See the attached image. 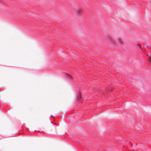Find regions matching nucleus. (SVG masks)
Listing matches in <instances>:
<instances>
[{
  "instance_id": "1",
  "label": "nucleus",
  "mask_w": 151,
  "mask_h": 151,
  "mask_svg": "<svg viewBox=\"0 0 151 151\" xmlns=\"http://www.w3.org/2000/svg\"><path fill=\"white\" fill-rule=\"evenodd\" d=\"M76 12L77 14H81V11L80 9H78L76 10Z\"/></svg>"
},
{
  "instance_id": "2",
  "label": "nucleus",
  "mask_w": 151,
  "mask_h": 151,
  "mask_svg": "<svg viewBox=\"0 0 151 151\" xmlns=\"http://www.w3.org/2000/svg\"><path fill=\"white\" fill-rule=\"evenodd\" d=\"M148 58L150 60V61L151 60V55H150L148 57Z\"/></svg>"
},
{
  "instance_id": "3",
  "label": "nucleus",
  "mask_w": 151,
  "mask_h": 151,
  "mask_svg": "<svg viewBox=\"0 0 151 151\" xmlns=\"http://www.w3.org/2000/svg\"><path fill=\"white\" fill-rule=\"evenodd\" d=\"M81 98V96H79L78 97V99L79 100Z\"/></svg>"
},
{
  "instance_id": "4",
  "label": "nucleus",
  "mask_w": 151,
  "mask_h": 151,
  "mask_svg": "<svg viewBox=\"0 0 151 151\" xmlns=\"http://www.w3.org/2000/svg\"><path fill=\"white\" fill-rule=\"evenodd\" d=\"M137 45H138L139 47L140 48H142V47L141 46V45L139 44H138Z\"/></svg>"
},
{
  "instance_id": "5",
  "label": "nucleus",
  "mask_w": 151,
  "mask_h": 151,
  "mask_svg": "<svg viewBox=\"0 0 151 151\" xmlns=\"http://www.w3.org/2000/svg\"><path fill=\"white\" fill-rule=\"evenodd\" d=\"M68 75V77L70 78H72L71 76L70 75Z\"/></svg>"
},
{
  "instance_id": "6",
  "label": "nucleus",
  "mask_w": 151,
  "mask_h": 151,
  "mask_svg": "<svg viewBox=\"0 0 151 151\" xmlns=\"http://www.w3.org/2000/svg\"><path fill=\"white\" fill-rule=\"evenodd\" d=\"M52 127H53V128L54 127V126H53Z\"/></svg>"
},
{
  "instance_id": "7",
  "label": "nucleus",
  "mask_w": 151,
  "mask_h": 151,
  "mask_svg": "<svg viewBox=\"0 0 151 151\" xmlns=\"http://www.w3.org/2000/svg\"><path fill=\"white\" fill-rule=\"evenodd\" d=\"M51 117H52V115H51Z\"/></svg>"
},
{
  "instance_id": "8",
  "label": "nucleus",
  "mask_w": 151,
  "mask_h": 151,
  "mask_svg": "<svg viewBox=\"0 0 151 151\" xmlns=\"http://www.w3.org/2000/svg\"><path fill=\"white\" fill-rule=\"evenodd\" d=\"M150 62H151V61H150Z\"/></svg>"
}]
</instances>
